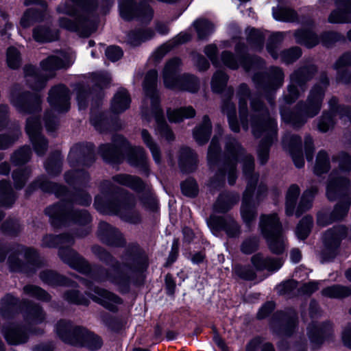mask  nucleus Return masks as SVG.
I'll return each instance as SVG.
<instances>
[{
    "label": "nucleus",
    "mask_w": 351,
    "mask_h": 351,
    "mask_svg": "<svg viewBox=\"0 0 351 351\" xmlns=\"http://www.w3.org/2000/svg\"><path fill=\"white\" fill-rule=\"evenodd\" d=\"M226 152L228 154V160L225 164L224 168L220 169L217 174V181L211 180L210 187H216L219 185L227 175L228 183L234 184L237 178L236 162L243 155V150L239 143L235 139H230L226 144Z\"/></svg>",
    "instance_id": "dca6fc26"
},
{
    "label": "nucleus",
    "mask_w": 351,
    "mask_h": 351,
    "mask_svg": "<svg viewBox=\"0 0 351 351\" xmlns=\"http://www.w3.org/2000/svg\"><path fill=\"white\" fill-rule=\"evenodd\" d=\"M330 163L327 153L324 151H320L316 158V162L314 171L316 174L320 175L329 170Z\"/></svg>",
    "instance_id": "052dcab7"
},
{
    "label": "nucleus",
    "mask_w": 351,
    "mask_h": 351,
    "mask_svg": "<svg viewBox=\"0 0 351 351\" xmlns=\"http://www.w3.org/2000/svg\"><path fill=\"white\" fill-rule=\"evenodd\" d=\"M40 130L41 125L38 118L32 116L27 119L25 131L38 156H43L47 148V143L40 134Z\"/></svg>",
    "instance_id": "5701e85b"
},
{
    "label": "nucleus",
    "mask_w": 351,
    "mask_h": 351,
    "mask_svg": "<svg viewBox=\"0 0 351 351\" xmlns=\"http://www.w3.org/2000/svg\"><path fill=\"white\" fill-rule=\"evenodd\" d=\"M154 32L151 29H138L128 34V42L134 46L138 45L143 42L153 38Z\"/></svg>",
    "instance_id": "de8ad7c7"
},
{
    "label": "nucleus",
    "mask_w": 351,
    "mask_h": 351,
    "mask_svg": "<svg viewBox=\"0 0 351 351\" xmlns=\"http://www.w3.org/2000/svg\"><path fill=\"white\" fill-rule=\"evenodd\" d=\"M351 65V53H344L335 62L334 68L337 71V80L338 82L351 83V75L346 72L345 67Z\"/></svg>",
    "instance_id": "f704fd0d"
},
{
    "label": "nucleus",
    "mask_w": 351,
    "mask_h": 351,
    "mask_svg": "<svg viewBox=\"0 0 351 351\" xmlns=\"http://www.w3.org/2000/svg\"><path fill=\"white\" fill-rule=\"evenodd\" d=\"M228 81L227 75L222 71H217L211 80V88L213 92L220 93L226 86Z\"/></svg>",
    "instance_id": "0e129e2a"
},
{
    "label": "nucleus",
    "mask_w": 351,
    "mask_h": 351,
    "mask_svg": "<svg viewBox=\"0 0 351 351\" xmlns=\"http://www.w3.org/2000/svg\"><path fill=\"white\" fill-rule=\"evenodd\" d=\"M119 1L120 15L124 20L137 19L141 21H149L153 16L152 9L147 3L136 5L133 0H119Z\"/></svg>",
    "instance_id": "6ab92c4d"
},
{
    "label": "nucleus",
    "mask_w": 351,
    "mask_h": 351,
    "mask_svg": "<svg viewBox=\"0 0 351 351\" xmlns=\"http://www.w3.org/2000/svg\"><path fill=\"white\" fill-rule=\"evenodd\" d=\"M319 84L315 86L311 90L307 104L300 106L297 112L288 113L285 110H281V116L285 122L290 123L295 127H300L306 122L308 118L313 117L319 112L324 90L328 84V80L326 75H322Z\"/></svg>",
    "instance_id": "423d86ee"
},
{
    "label": "nucleus",
    "mask_w": 351,
    "mask_h": 351,
    "mask_svg": "<svg viewBox=\"0 0 351 351\" xmlns=\"http://www.w3.org/2000/svg\"><path fill=\"white\" fill-rule=\"evenodd\" d=\"M36 252L34 250L25 248L23 246L18 247L15 254L9 256V263L12 269L15 271H25L24 265L21 264L22 258L31 266L36 265Z\"/></svg>",
    "instance_id": "bb28decb"
},
{
    "label": "nucleus",
    "mask_w": 351,
    "mask_h": 351,
    "mask_svg": "<svg viewBox=\"0 0 351 351\" xmlns=\"http://www.w3.org/2000/svg\"><path fill=\"white\" fill-rule=\"evenodd\" d=\"M31 155V150L29 147H23L16 152L11 157V160L15 165H21L27 162Z\"/></svg>",
    "instance_id": "69168bd1"
},
{
    "label": "nucleus",
    "mask_w": 351,
    "mask_h": 351,
    "mask_svg": "<svg viewBox=\"0 0 351 351\" xmlns=\"http://www.w3.org/2000/svg\"><path fill=\"white\" fill-rule=\"evenodd\" d=\"M221 60L225 66L231 69H237L239 65H242L247 71L260 68L264 64L263 61L258 58L242 57L238 60L232 53L226 51L221 53Z\"/></svg>",
    "instance_id": "b1692460"
},
{
    "label": "nucleus",
    "mask_w": 351,
    "mask_h": 351,
    "mask_svg": "<svg viewBox=\"0 0 351 351\" xmlns=\"http://www.w3.org/2000/svg\"><path fill=\"white\" fill-rule=\"evenodd\" d=\"M30 171L27 169L14 171L12 173L14 186L16 189H21L25 185L29 178Z\"/></svg>",
    "instance_id": "774afa93"
},
{
    "label": "nucleus",
    "mask_w": 351,
    "mask_h": 351,
    "mask_svg": "<svg viewBox=\"0 0 351 351\" xmlns=\"http://www.w3.org/2000/svg\"><path fill=\"white\" fill-rule=\"evenodd\" d=\"M88 295L93 300L112 311H117L118 306L122 303L121 299L117 295L98 287L90 290Z\"/></svg>",
    "instance_id": "393cba45"
},
{
    "label": "nucleus",
    "mask_w": 351,
    "mask_h": 351,
    "mask_svg": "<svg viewBox=\"0 0 351 351\" xmlns=\"http://www.w3.org/2000/svg\"><path fill=\"white\" fill-rule=\"evenodd\" d=\"M27 315L26 319L31 324L41 323L45 319V315L40 308L37 305H29L27 308Z\"/></svg>",
    "instance_id": "680f3d73"
},
{
    "label": "nucleus",
    "mask_w": 351,
    "mask_h": 351,
    "mask_svg": "<svg viewBox=\"0 0 351 351\" xmlns=\"http://www.w3.org/2000/svg\"><path fill=\"white\" fill-rule=\"evenodd\" d=\"M45 212L53 226H60L69 221L85 224L90 220L86 210H73V204L70 202H62L48 207Z\"/></svg>",
    "instance_id": "4468645a"
},
{
    "label": "nucleus",
    "mask_w": 351,
    "mask_h": 351,
    "mask_svg": "<svg viewBox=\"0 0 351 351\" xmlns=\"http://www.w3.org/2000/svg\"><path fill=\"white\" fill-rule=\"evenodd\" d=\"M250 119L253 134L256 138H262L258 156L260 162L263 165L268 160L269 146L276 138L277 123L262 102L255 97L251 99Z\"/></svg>",
    "instance_id": "f03ea898"
},
{
    "label": "nucleus",
    "mask_w": 351,
    "mask_h": 351,
    "mask_svg": "<svg viewBox=\"0 0 351 351\" xmlns=\"http://www.w3.org/2000/svg\"><path fill=\"white\" fill-rule=\"evenodd\" d=\"M130 101L128 91L121 88L116 93L112 100L111 110L114 113H121L129 108Z\"/></svg>",
    "instance_id": "e433bc0d"
},
{
    "label": "nucleus",
    "mask_w": 351,
    "mask_h": 351,
    "mask_svg": "<svg viewBox=\"0 0 351 351\" xmlns=\"http://www.w3.org/2000/svg\"><path fill=\"white\" fill-rule=\"evenodd\" d=\"M96 0H64L57 7V12L72 16L73 21L67 17L59 19L60 27L77 32L82 36H88L96 30Z\"/></svg>",
    "instance_id": "f257e3e1"
},
{
    "label": "nucleus",
    "mask_w": 351,
    "mask_h": 351,
    "mask_svg": "<svg viewBox=\"0 0 351 351\" xmlns=\"http://www.w3.org/2000/svg\"><path fill=\"white\" fill-rule=\"evenodd\" d=\"M197 162L196 155L189 147L182 148L180 151L179 164L184 171H192Z\"/></svg>",
    "instance_id": "79ce46f5"
},
{
    "label": "nucleus",
    "mask_w": 351,
    "mask_h": 351,
    "mask_svg": "<svg viewBox=\"0 0 351 351\" xmlns=\"http://www.w3.org/2000/svg\"><path fill=\"white\" fill-rule=\"evenodd\" d=\"M332 326L328 323L323 325H312L308 328V333L311 341L315 344L323 342L324 338L330 334Z\"/></svg>",
    "instance_id": "4c0bfd02"
},
{
    "label": "nucleus",
    "mask_w": 351,
    "mask_h": 351,
    "mask_svg": "<svg viewBox=\"0 0 351 351\" xmlns=\"http://www.w3.org/2000/svg\"><path fill=\"white\" fill-rule=\"evenodd\" d=\"M337 9L329 16L330 23L351 22V0H336Z\"/></svg>",
    "instance_id": "7c9ffc66"
},
{
    "label": "nucleus",
    "mask_w": 351,
    "mask_h": 351,
    "mask_svg": "<svg viewBox=\"0 0 351 351\" xmlns=\"http://www.w3.org/2000/svg\"><path fill=\"white\" fill-rule=\"evenodd\" d=\"M17 304V299L11 295H7L1 302L0 313L3 317H8L16 309Z\"/></svg>",
    "instance_id": "e2e57ef3"
},
{
    "label": "nucleus",
    "mask_w": 351,
    "mask_h": 351,
    "mask_svg": "<svg viewBox=\"0 0 351 351\" xmlns=\"http://www.w3.org/2000/svg\"><path fill=\"white\" fill-rule=\"evenodd\" d=\"M285 148L291 154L293 162L298 168H301L304 165V160L302 154V141L296 135H286L282 140Z\"/></svg>",
    "instance_id": "cd10ccee"
},
{
    "label": "nucleus",
    "mask_w": 351,
    "mask_h": 351,
    "mask_svg": "<svg viewBox=\"0 0 351 351\" xmlns=\"http://www.w3.org/2000/svg\"><path fill=\"white\" fill-rule=\"evenodd\" d=\"M158 73L156 70L149 71L143 83L145 97L142 104V115L149 121L150 117H154L157 132L167 141L173 139V134L167 125L162 112L159 106V97L156 90Z\"/></svg>",
    "instance_id": "20e7f679"
},
{
    "label": "nucleus",
    "mask_w": 351,
    "mask_h": 351,
    "mask_svg": "<svg viewBox=\"0 0 351 351\" xmlns=\"http://www.w3.org/2000/svg\"><path fill=\"white\" fill-rule=\"evenodd\" d=\"M180 66L181 61L178 58H172L167 62L162 73L165 86L173 90L197 92L199 89V82L195 76L184 74L177 77L176 74Z\"/></svg>",
    "instance_id": "9b49d317"
},
{
    "label": "nucleus",
    "mask_w": 351,
    "mask_h": 351,
    "mask_svg": "<svg viewBox=\"0 0 351 351\" xmlns=\"http://www.w3.org/2000/svg\"><path fill=\"white\" fill-rule=\"evenodd\" d=\"M141 138L144 144L149 148L153 159L156 163L160 162V150L158 145L154 141L151 134L146 130H142Z\"/></svg>",
    "instance_id": "8fccbe9b"
},
{
    "label": "nucleus",
    "mask_w": 351,
    "mask_h": 351,
    "mask_svg": "<svg viewBox=\"0 0 351 351\" xmlns=\"http://www.w3.org/2000/svg\"><path fill=\"white\" fill-rule=\"evenodd\" d=\"M3 334L8 343L17 345L26 342L27 335L15 325H9L3 330Z\"/></svg>",
    "instance_id": "c9c22d12"
},
{
    "label": "nucleus",
    "mask_w": 351,
    "mask_h": 351,
    "mask_svg": "<svg viewBox=\"0 0 351 351\" xmlns=\"http://www.w3.org/2000/svg\"><path fill=\"white\" fill-rule=\"evenodd\" d=\"M295 37L298 43L305 45L307 47H313L318 43L317 36L311 31H298L295 33Z\"/></svg>",
    "instance_id": "864d4df0"
},
{
    "label": "nucleus",
    "mask_w": 351,
    "mask_h": 351,
    "mask_svg": "<svg viewBox=\"0 0 351 351\" xmlns=\"http://www.w3.org/2000/svg\"><path fill=\"white\" fill-rule=\"evenodd\" d=\"M337 100L332 97L329 101L330 113L324 114L318 123V128L322 132H326L335 123V119H340L343 123L351 122V110L343 106H337Z\"/></svg>",
    "instance_id": "412c9836"
},
{
    "label": "nucleus",
    "mask_w": 351,
    "mask_h": 351,
    "mask_svg": "<svg viewBox=\"0 0 351 351\" xmlns=\"http://www.w3.org/2000/svg\"><path fill=\"white\" fill-rule=\"evenodd\" d=\"M317 192V189L314 186H312L304 192L295 211L297 217H299L303 212H305L311 208L314 196Z\"/></svg>",
    "instance_id": "c03bdc74"
},
{
    "label": "nucleus",
    "mask_w": 351,
    "mask_h": 351,
    "mask_svg": "<svg viewBox=\"0 0 351 351\" xmlns=\"http://www.w3.org/2000/svg\"><path fill=\"white\" fill-rule=\"evenodd\" d=\"M58 336L65 343L81 346L90 350L99 349L103 341L101 339L83 328L73 326L71 323L61 320L56 326Z\"/></svg>",
    "instance_id": "1a4fd4ad"
},
{
    "label": "nucleus",
    "mask_w": 351,
    "mask_h": 351,
    "mask_svg": "<svg viewBox=\"0 0 351 351\" xmlns=\"http://www.w3.org/2000/svg\"><path fill=\"white\" fill-rule=\"evenodd\" d=\"M199 38H204L214 31V25L206 19H198L193 23Z\"/></svg>",
    "instance_id": "bf43d9fd"
},
{
    "label": "nucleus",
    "mask_w": 351,
    "mask_h": 351,
    "mask_svg": "<svg viewBox=\"0 0 351 351\" xmlns=\"http://www.w3.org/2000/svg\"><path fill=\"white\" fill-rule=\"evenodd\" d=\"M98 232L100 239L108 245H118L121 243V234L106 222L99 223Z\"/></svg>",
    "instance_id": "2f4dec72"
},
{
    "label": "nucleus",
    "mask_w": 351,
    "mask_h": 351,
    "mask_svg": "<svg viewBox=\"0 0 351 351\" xmlns=\"http://www.w3.org/2000/svg\"><path fill=\"white\" fill-rule=\"evenodd\" d=\"M10 100L20 113L32 114L40 110V97L37 93L30 94L29 92L13 90Z\"/></svg>",
    "instance_id": "a211bd4d"
},
{
    "label": "nucleus",
    "mask_w": 351,
    "mask_h": 351,
    "mask_svg": "<svg viewBox=\"0 0 351 351\" xmlns=\"http://www.w3.org/2000/svg\"><path fill=\"white\" fill-rule=\"evenodd\" d=\"M33 37L37 42H51L58 39V33L57 31L50 30L48 27L38 26L34 28Z\"/></svg>",
    "instance_id": "a18cd8bd"
},
{
    "label": "nucleus",
    "mask_w": 351,
    "mask_h": 351,
    "mask_svg": "<svg viewBox=\"0 0 351 351\" xmlns=\"http://www.w3.org/2000/svg\"><path fill=\"white\" fill-rule=\"evenodd\" d=\"M350 194L351 184L349 178L337 172L331 173L326 185V196L330 201L338 198L342 199L335 206L330 214L323 211L318 213L317 224L324 227L343 219L347 215L351 204Z\"/></svg>",
    "instance_id": "7ed1b4c3"
},
{
    "label": "nucleus",
    "mask_w": 351,
    "mask_h": 351,
    "mask_svg": "<svg viewBox=\"0 0 351 351\" xmlns=\"http://www.w3.org/2000/svg\"><path fill=\"white\" fill-rule=\"evenodd\" d=\"M41 280L53 285H69V281L64 276H60L52 271H45L40 274Z\"/></svg>",
    "instance_id": "6e6d98bb"
},
{
    "label": "nucleus",
    "mask_w": 351,
    "mask_h": 351,
    "mask_svg": "<svg viewBox=\"0 0 351 351\" xmlns=\"http://www.w3.org/2000/svg\"><path fill=\"white\" fill-rule=\"evenodd\" d=\"M69 90L63 85L52 88L48 101L51 106L60 112H66L70 108Z\"/></svg>",
    "instance_id": "a878e982"
},
{
    "label": "nucleus",
    "mask_w": 351,
    "mask_h": 351,
    "mask_svg": "<svg viewBox=\"0 0 351 351\" xmlns=\"http://www.w3.org/2000/svg\"><path fill=\"white\" fill-rule=\"evenodd\" d=\"M114 183L128 186L134 191H140L143 188L142 180L136 176L128 174H119L113 176Z\"/></svg>",
    "instance_id": "58836bf2"
},
{
    "label": "nucleus",
    "mask_w": 351,
    "mask_h": 351,
    "mask_svg": "<svg viewBox=\"0 0 351 351\" xmlns=\"http://www.w3.org/2000/svg\"><path fill=\"white\" fill-rule=\"evenodd\" d=\"M315 71V67L313 65H310L296 71L291 75L287 93L284 96L287 103L291 104L295 101L300 93L304 91L305 83L311 79Z\"/></svg>",
    "instance_id": "f3484780"
},
{
    "label": "nucleus",
    "mask_w": 351,
    "mask_h": 351,
    "mask_svg": "<svg viewBox=\"0 0 351 351\" xmlns=\"http://www.w3.org/2000/svg\"><path fill=\"white\" fill-rule=\"evenodd\" d=\"M242 163L243 173L248 180L247 188L243 194L241 215L243 221L249 225L256 217V205L266 191V188L264 185H259L255 195V186L258 180V176L252 173L254 170L252 156L250 155L245 156L242 159Z\"/></svg>",
    "instance_id": "39448f33"
},
{
    "label": "nucleus",
    "mask_w": 351,
    "mask_h": 351,
    "mask_svg": "<svg viewBox=\"0 0 351 351\" xmlns=\"http://www.w3.org/2000/svg\"><path fill=\"white\" fill-rule=\"evenodd\" d=\"M347 228L343 226H334L327 230L323 236L322 256L328 261L337 254L341 241L347 236Z\"/></svg>",
    "instance_id": "aec40b11"
},
{
    "label": "nucleus",
    "mask_w": 351,
    "mask_h": 351,
    "mask_svg": "<svg viewBox=\"0 0 351 351\" xmlns=\"http://www.w3.org/2000/svg\"><path fill=\"white\" fill-rule=\"evenodd\" d=\"M211 130V125L209 118L204 116L202 123L197 127L193 132V136L199 144L206 143L209 138Z\"/></svg>",
    "instance_id": "37998d69"
},
{
    "label": "nucleus",
    "mask_w": 351,
    "mask_h": 351,
    "mask_svg": "<svg viewBox=\"0 0 351 351\" xmlns=\"http://www.w3.org/2000/svg\"><path fill=\"white\" fill-rule=\"evenodd\" d=\"M95 206L99 212L106 214H116L124 220L130 223H137L140 220L138 213L134 210V200L132 197H129L123 202H112L103 204L99 197L95 200Z\"/></svg>",
    "instance_id": "2eb2a0df"
},
{
    "label": "nucleus",
    "mask_w": 351,
    "mask_h": 351,
    "mask_svg": "<svg viewBox=\"0 0 351 351\" xmlns=\"http://www.w3.org/2000/svg\"><path fill=\"white\" fill-rule=\"evenodd\" d=\"M222 112L226 114L230 129L234 132L239 131V125L236 117V108L234 105L229 100L224 101L222 105Z\"/></svg>",
    "instance_id": "09e8293b"
},
{
    "label": "nucleus",
    "mask_w": 351,
    "mask_h": 351,
    "mask_svg": "<svg viewBox=\"0 0 351 351\" xmlns=\"http://www.w3.org/2000/svg\"><path fill=\"white\" fill-rule=\"evenodd\" d=\"M126 150L128 151V160L131 165L147 169V157L145 149L141 147H128V142L122 136H116L113 145L106 144L99 149L101 156L109 162H119Z\"/></svg>",
    "instance_id": "0eeeda50"
},
{
    "label": "nucleus",
    "mask_w": 351,
    "mask_h": 351,
    "mask_svg": "<svg viewBox=\"0 0 351 351\" xmlns=\"http://www.w3.org/2000/svg\"><path fill=\"white\" fill-rule=\"evenodd\" d=\"M300 189L298 186L292 184L289 188L286 195V213L287 215H291L293 214L295 202L298 199L300 194Z\"/></svg>",
    "instance_id": "603ef678"
},
{
    "label": "nucleus",
    "mask_w": 351,
    "mask_h": 351,
    "mask_svg": "<svg viewBox=\"0 0 351 351\" xmlns=\"http://www.w3.org/2000/svg\"><path fill=\"white\" fill-rule=\"evenodd\" d=\"M210 226L217 230H223L226 234L231 237L239 235L240 231L238 224L230 217H217L215 215L210 216L208 220Z\"/></svg>",
    "instance_id": "c85d7f7f"
},
{
    "label": "nucleus",
    "mask_w": 351,
    "mask_h": 351,
    "mask_svg": "<svg viewBox=\"0 0 351 351\" xmlns=\"http://www.w3.org/2000/svg\"><path fill=\"white\" fill-rule=\"evenodd\" d=\"M195 111L191 106L180 108L176 110L169 109L167 110V116L171 122H180L184 119L193 117Z\"/></svg>",
    "instance_id": "49530a36"
},
{
    "label": "nucleus",
    "mask_w": 351,
    "mask_h": 351,
    "mask_svg": "<svg viewBox=\"0 0 351 351\" xmlns=\"http://www.w3.org/2000/svg\"><path fill=\"white\" fill-rule=\"evenodd\" d=\"M73 60H68L62 54L60 56H51L40 63L39 73L32 65L26 66L24 69L25 77L30 87L39 90L45 87L46 82L55 75L57 69L69 66Z\"/></svg>",
    "instance_id": "6e6552de"
},
{
    "label": "nucleus",
    "mask_w": 351,
    "mask_h": 351,
    "mask_svg": "<svg viewBox=\"0 0 351 351\" xmlns=\"http://www.w3.org/2000/svg\"><path fill=\"white\" fill-rule=\"evenodd\" d=\"M251 261L257 270L266 269L269 271H276L282 265L281 259L264 257L263 255L260 253L254 255Z\"/></svg>",
    "instance_id": "473e14b6"
},
{
    "label": "nucleus",
    "mask_w": 351,
    "mask_h": 351,
    "mask_svg": "<svg viewBox=\"0 0 351 351\" xmlns=\"http://www.w3.org/2000/svg\"><path fill=\"white\" fill-rule=\"evenodd\" d=\"M238 97L239 99V113L242 127L247 130L248 126V114L247 109V99L250 97V90L247 85L241 84L238 90Z\"/></svg>",
    "instance_id": "72a5a7b5"
},
{
    "label": "nucleus",
    "mask_w": 351,
    "mask_h": 351,
    "mask_svg": "<svg viewBox=\"0 0 351 351\" xmlns=\"http://www.w3.org/2000/svg\"><path fill=\"white\" fill-rule=\"evenodd\" d=\"M25 4L26 5H35L38 8H29L25 12L21 19V25L26 28L29 27L34 21L40 18L41 12L45 11L47 8V4L45 1L39 0H25Z\"/></svg>",
    "instance_id": "c756f323"
},
{
    "label": "nucleus",
    "mask_w": 351,
    "mask_h": 351,
    "mask_svg": "<svg viewBox=\"0 0 351 351\" xmlns=\"http://www.w3.org/2000/svg\"><path fill=\"white\" fill-rule=\"evenodd\" d=\"M191 38V35L186 32L180 33L171 42L159 47L154 53V58L157 60L161 59L173 45L184 43L189 40Z\"/></svg>",
    "instance_id": "a19ab883"
},
{
    "label": "nucleus",
    "mask_w": 351,
    "mask_h": 351,
    "mask_svg": "<svg viewBox=\"0 0 351 351\" xmlns=\"http://www.w3.org/2000/svg\"><path fill=\"white\" fill-rule=\"evenodd\" d=\"M15 200V195L12 191L10 182H0V201L3 206H10Z\"/></svg>",
    "instance_id": "3c124183"
},
{
    "label": "nucleus",
    "mask_w": 351,
    "mask_h": 351,
    "mask_svg": "<svg viewBox=\"0 0 351 351\" xmlns=\"http://www.w3.org/2000/svg\"><path fill=\"white\" fill-rule=\"evenodd\" d=\"M239 199V197L237 195L221 194L214 205V211L218 213H226L237 203Z\"/></svg>",
    "instance_id": "ea45409f"
},
{
    "label": "nucleus",
    "mask_w": 351,
    "mask_h": 351,
    "mask_svg": "<svg viewBox=\"0 0 351 351\" xmlns=\"http://www.w3.org/2000/svg\"><path fill=\"white\" fill-rule=\"evenodd\" d=\"M284 74L277 67L271 69L270 73L267 75L256 74L253 81L257 88L263 89L265 93L273 91L282 85Z\"/></svg>",
    "instance_id": "4be33fe9"
},
{
    "label": "nucleus",
    "mask_w": 351,
    "mask_h": 351,
    "mask_svg": "<svg viewBox=\"0 0 351 351\" xmlns=\"http://www.w3.org/2000/svg\"><path fill=\"white\" fill-rule=\"evenodd\" d=\"M73 243V238L69 234L60 236L47 235L43 239L42 245L45 247H56L60 245L59 256L70 267L82 273L90 271L88 263L75 251L69 247Z\"/></svg>",
    "instance_id": "9d476101"
},
{
    "label": "nucleus",
    "mask_w": 351,
    "mask_h": 351,
    "mask_svg": "<svg viewBox=\"0 0 351 351\" xmlns=\"http://www.w3.org/2000/svg\"><path fill=\"white\" fill-rule=\"evenodd\" d=\"M259 226L270 250L275 254L282 253L286 246L285 239L282 233V224L277 215H262Z\"/></svg>",
    "instance_id": "f8f14e48"
},
{
    "label": "nucleus",
    "mask_w": 351,
    "mask_h": 351,
    "mask_svg": "<svg viewBox=\"0 0 351 351\" xmlns=\"http://www.w3.org/2000/svg\"><path fill=\"white\" fill-rule=\"evenodd\" d=\"M272 14L274 18L277 21L293 22L297 19L296 13L291 9L279 8H273Z\"/></svg>",
    "instance_id": "13d9d810"
},
{
    "label": "nucleus",
    "mask_w": 351,
    "mask_h": 351,
    "mask_svg": "<svg viewBox=\"0 0 351 351\" xmlns=\"http://www.w3.org/2000/svg\"><path fill=\"white\" fill-rule=\"evenodd\" d=\"M143 267L128 264H117L109 271L101 270L97 277L98 281L109 282L117 286L121 291H127L134 276Z\"/></svg>",
    "instance_id": "ddd939ff"
},
{
    "label": "nucleus",
    "mask_w": 351,
    "mask_h": 351,
    "mask_svg": "<svg viewBox=\"0 0 351 351\" xmlns=\"http://www.w3.org/2000/svg\"><path fill=\"white\" fill-rule=\"evenodd\" d=\"M322 293L324 296L330 298H341L350 295L351 289L340 285H333L323 289Z\"/></svg>",
    "instance_id": "5fc2aeb1"
},
{
    "label": "nucleus",
    "mask_w": 351,
    "mask_h": 351,
    "mask_svg": "<svg viewBox=\"0 0 351 351\" xmlns=\"http://www.w3.org/2000/svg\"><path fill=\"white\" fill-rule=\"evenodd\" d=\"M248 32L247 40L255 49H261L263 46L265 36L259 30L250 29Z\"/></svg>",
    "instance_id": "338daca9"
},
{
    "label": "nucleus",
    "mask_w": 351,
    "mask_h": 351,
    "mask_svg": "<svg viewBox=\"0 0 351 351\" xmlns=\"http://www.w3.org/2000/svg\"><path fill=\"white\" fill-rule=\"evenodd\" d=\"M313 226V218L311 216H305L302 219L295 230V234L299 239L304 240L309 234Z\"/></svg>",
    "instance_id": "4d7b16f0"
}]
</instances>
